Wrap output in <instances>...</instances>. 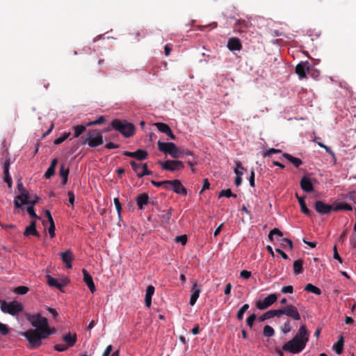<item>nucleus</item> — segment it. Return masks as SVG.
Here are the masks:
<instances>
[{
	"mask_svg": "<svg viewBox=\"0 0 356 356\" xmlns=\"http://www.w3.org/2000/svg\"><path fill=\"white\" fill-rule=\"evenodd\" d=\"M2 164H3L4 177L9 176L10 175L9 168H10V159L9 157H7L6 161L4 162H3Z\"/></svg>",
	"mask_w": 356,
	"mask_h": 356,
	"instance_id": "38",
	"label": "nucleus"
},
{
	"mask_svg": "<svg viewBox=\"0 0 356 356\" xmlns=\"http://www.w3.org/2000/svg\"><path fill=\"white\" fill-rule=\"evenodd\" d=\"M154 126L159 131L165 134H167L168 132H170V130L171 129L167 124L163 122H156L154 123Z\"/></svg>",
	"mask_w": 356,
	"mask_h": 356,
	"instance_id": "35",
	"label": "nucleus"
},
{
	"mask_svg": "<svg viewBox=\"0 0 356 356\" xmlns=\"http://www.w3.org/2000/svg\"><path fill=\"white\" fill-rule=\"evenodd\" d=\"M62 261L66 264L67 268H72V261L74 257L72 252L70 250L60 253Z\"/></svg>",
	"mask_w": 356,
	"mask_h": 356,
	"instance_id": "20",
	"label": "nucleus"
},
{
	"mask_svg": "<svg viewBox=\"0 0 356 356\" xmlns=\"http://www.w3.org/2000/svg\"><path fill=\"white\" fill-rule=\"evenodd\" d=\"M315 209L321 214H327L331 212V211L334 210L332 205L327 204L321 200H318L315 202Z\"/></svg>",
	"mask_w": 356,
	"mask_h": 356,
	"instance_id": "14",
	"label": "nucleus"
},
{
	"mask_svg": "<svg viewBox=\"0 0 356 356\" xmlns=\"http://www.w3.org/2000/svg\"><path fill=\"white\" fill-rule=\"evenodd\" d=\"M172 191L177 194H183L185 195L187 194V191L186 188L178 179L172 180Z\"/></svg>",
	"mask_w": 356,
	"mask_h": 356,
	"instance_id": "22",
	"label": "nucleus"
},
{
	"mask_svg": "<svg viewBox=\"0 0 356 356\" xmlns=\"http://www.w3.org/2000/svg\"><path fill=\"white\" fill-rule=\"evenodd\" d=\"M233 197L236 198L237 197V195L236 194L232 193V191L228 188L226 190H222L220 192V193L218 195V197Z\"/></svg>",
	"mask_w": 356,
	"mask_h": 356,
	"instance_id": "39",
	"label": "nucleus"
},
{
	"mask_svg": "<svg viewBox=\"0 0 356 356\" xmlns=\"http://www.w3.org/2000/svg\"><path fill=\"white\" fill-rule=\"evenodd\" d=\"M129 163L132 170L134 171L138 178H141L145 175H150L152 174V172L148 170L147 163L141 164L137 163L135 161H131Z\"/></svg>",
	"mask_w": 356,
	"mask_h": 356,
	"instance_id": "11",
	"label": "nucleus"
},
{
	"mask_svg": "<svg viewBox=\"0 0 356 356\" xmlns=\"http://www.w3.org/2000/svg\"><path fill=\"white\" fill-rule=\"evenodd\" d=\"M187 163L191 168V171L193 172H195L194 166H195L197 165V161L195 160V156L193 157V159H188Z\"/></svg>",
	"mask_w": 356,
	"mask_h": 356,
	"instance_id": "61",
	"label": "nucleus"
},
{
	"mask_svg": "<svg viewBox=\"0 0 356 356\" xmlns=\"http://www.w3.org/2000/svg\"><path fill=\"white\" fill-rule=\"evenodd\" d=\"M307 340H305V341H301L293 337L292 339L283 345L282 350L294 355L298 354L305 348Z\"/></svg>",
	"mask_w": 356,
	"mask_h": 356,
	"instance_id": "5",
	"label": "nucleus"
},
{
	"mask_svg": "<svg viewBox=\"0 0 356 356\" xmlns=\"http://www.w3.org/2000/svg\"><path fill=\"white\" fill-rule=\"evenodd\" d=\"M256 315L254 314H251L248 316V318L246 320V323L248 326H249L250 328L252 327L254 321L256 320Z\"/></svg>",
	"mask_w": 356,
	"mask_h": 356,
	"instance_id": "53",
	"label": "nucleus"
},
{
	"mask_svg": "<svg viewBox=\"0 0 356 356\" xmlns=\"http://www.w3.org/2000/svg\"><path fill=\"white\" fill-rule=\"evenodd\" d=\"M55 168L53 166H49L44 175L45 179H50L55 174Z\"/></svg>",
	"mask_w": 356,
	"mask_h": 356,
	"instance_id": "49",
	"label": "nucleus"
},
{
	"mask_svg": "<svg viewBox=\"0 0 356 356\" xmlns=\"http://www.w3.org/2000/svg\"><path fill=\"white\" fill-rule=\"evenodd\" d=\"M275 316L279 318L278 310L277 309H271V310H269V311L266 312V313L263 314L261 316H260L259 317L258 320L260 322H263L266 319H269V318H271Z\"/></svg>",
	"mask_w": 356,
	"mask_h": 356,
	"instance_id": "31",
	"label": "nucleus"
},
{
	"mask_svg": "<svg viewBox=\"0 0 356 356\" xmlns=\"http://www.w3.org/2000/svg\"><path fill=\"white\" fill-rule=\"evenodd\" d=\"M68 346L63 344H56L54 346V349L58 352H63L68 349Z\"/></svg>",
	"mask_w": 356,
	"mask_h": 356,
	"instance_id": "60",
	"label": "nucleus"
},
{
	"mask_svg": "<svg viewBox=\"0 0 356 356\" xmlns=\"http://www.w3.org/2000/svg\"><path fill=\"white\" fill-rule=\"evenodd\" d=\"M249 27V23L245 20H238L235 24L234 29L236 31L243 33L245 32Z\"/></svg>",
	"mask_w": 356,
	"mask_h": 356,
	"instance_id": "32",
	"label": "nucleus"
},
{
	"mask_svg": "<svg viewBox=\"0 0 356 356\" xmlns=\"http://www.w3.org/2000/svg\"><path fill=\"white\" fill-rule=\"evenodd\" d=\"M197 282H195L193 286L192 289V294L190 298V305H194L199 298L200 293L201 292V290L200 289H197Z\"/></svg>",
	"mask_w": 356,
	"mask_h": 356,
	"instance_id": "27",
	"label": "nucleus"
},
{
	"mask_svg": "<svg viewBox=\"0 0 356 356\" xmlns=\"http://www.w3.org/2000/svg\"><path fill=\"white\" fill-rule=\"evenodd\" d=\"M282 156L291 163L296 168H298L302 164V161L300 159L294 157L289 153H283Z\"/></svg>",
	"mask_w": 356,
	"mask_h": 356,
	"instance_id": "30",
	"label": "nucleus"
},
{
	"mask_svg": "<svg viewBox=\"0 0 356 356\" xmlns=\"http://www.w3.org/2000/svg\"><path fill=\"white\" fill-rule=\"evenodd\" d=\"M334 211L337 210H346V211H352L353 207L350 204L348 203H343L338 204L334 209Z\"/></svg>",
	"mask_w": 356,
	"mask_h": 356,
	"instance_id": "42",
	"label": "nucleus"
},
{
	"mask_svg": "<svg viewBox=\"0 0 356 356\" xmlns=\"http://www.w3.org/2000/svg\"><path fill=\"white\" fill-rule=\"evenodd\" d=\"M29 291V289L25 286H17L15 289V293L19 295H24Z\"/></svg>",
	"mask_w": 356,
	"mask_h": 356,
	"instance_id": "47",
	"label": "nucleus"
},
{
	"mask_svg": "<svg viewBox=\"0 0 356 356\" xmlns=\"http://www.w3.org/2000/svg\"><path fill=\"white\" fill-rule=\"evenodd\" d=\"M172 208H170L168 210H163V211H161V213L159 215V217L163 223H165V224L169 223L170 220L172 217Z\"/></svg>",
	"mask_w": 356,
	"mask_h": 356,
	"instance_id": "28",
	"label": "nucleus"
},
{
	"mask_svg": "<svg viewBox=\"0 0 356 356\" xmlns=\"http://www.w3.org/2000/svg\"><path fill=\"white\" fill-rule=\"evenodd\" d=\"M112 350L113 346L111 345H108L104 350L102 356H109L111 353L112 352Z\"/></svg>",
	"mask_w": 356,
	"mask_h": 356,
	"instance_id": "64",
	"label": "nucleus"
},
{
	"mask_svg": "<svg viewBox=\"0 0 356 356\" xmlns=\"http://www.w3.org/2000/svg\"><path fill=\"white\" fill-rule=\"evenodd\" d=\"M283 293H292L293 292V287L291 285L283 286L281 289Z\"/></svg>",
	"mask_w": 356,
	"mask_h": 356,
	"instance_id": "59",
	"label": "nucleus"
},
{
	"mask_svg": "<svg viewBox=\"0 0 356 356\" xmlns=\"http://www.w3.org/2000/svg\"><path fill=\"white\" fill-rule=\"evenodd\" d=\"M300 187L304 191L307 193H310L314 191V187L310 179L305 176L300 180Z\"/></svg>",
	"mask_w": 356,
	"mask_h": 356,
	"instance_id": "24",
	"label": "nucleus"
},
{
	"mask_svg": "<svg viewBox=\"0 0 356 356\" xmlns=\"http://www.w3.org/2000/svg\"><path fill=\"white\" fill-rule=\"evenodd\" d=\"M70 135V132H67V133H64L61 136L58 137V138H56L54 143L55 145H60L63 142H64Z\"/></svg>",
	"mask_w": 356,
	"mask_h": 356,
	"instance_id": "44",
	"label": "nucleus"
},
{
	"mask_svg": "<svg viewBox=\"0 0 356 356\" xmlns=\"http://www.w3.org/2000/svg\"><path fill=\"white\" fill-rule=\"evenodd\" d=\"M227 47L230 51H240L242 49L241 42L237 38H229Z\"/></svg>",
	"mask_w": 356,
	"mask_h": 356,
	"instance_id": "19",
	"label": "nucleus"
},
{
	"mask_svg": "<svg viewBox=\"0 0 356 356\" xmlns=\"http://www.w3.org/2000/svg\"><path fill=\"white\" fill-rule=\"evenodd\" d=\"M122 154L128 157L135 158L139 161L145 160L148 156L147 152L141 149H138L136 152L124 151Z\"/></svg>",
	"mask_w": 356,
	"mask_h": 356,
	"instance_id": "13",
	"label": "nucleus"
},
{
	"mask_svg": "<svg viewBox=\"0 0 356 356\" xmlns=\"http://www.w3.org/2000/svg\"><path fill=\"white\" fill-rule=\"evenodd\" d=\"M277 310L279 317H280L282 315H286L294 321H299L301 318L300 314H299L297 307L293 305H289L285 307H282Z\"/></svg>",
	"mask_w": 356,
	"mask_h": 356,
	"instance_id": "9",
	"label": "nucleus"
},
{
	"mask_svg": "<svg viewBox=\"0 0 356 356\" xmlns=\"http://www.w3.org/2000/svg\"><path fill=\"white\" fill-rule=\"evenodd\" d=\"M27 320L32 325L33 327H35V330H42L48 325V320L45 317H42L40 314L28 315L26 317Z\"/></svg>",
	"mask_w": 356,
	"mask_h": 356,
	"instance_id": "7",
	"label": "nucleus"
},
{
	"mask_svg": "<svg viewBox=\"0 0 356 356\" xmlns=\"http://www.w3.org/2000/svg\"><path fill=\"white\" fill-rule=\"evenodd\" d=\"M17 188L20 194L15 197L14 204L16 208L21 209L22 208V206L27 202V195L29 193L24 189L23 184L19 181L17 182Z\"/></svg>",
	"mask_w": 356,
	"mask_h": 356,
	"instance_id": "10",
	"label": "nucleus"
},
{
	"mask_svg": "<svg viewBox=\"0 0 356 356\" xmlns=\"http://www.w3.org/2000/svg\"><path fill=\"white\" fill-rule=\"evenodd\" d=\"M47 283L50 286L55 287L59 290H61L64 286H65L68 280H63L61 281H58L57 279L51 277L50 275H47Z\"/></svg>",
	"mask_w": 356,
	"mask_h": 356,
	"instance_id": "17",
	"label": "nucleus"
},
{
	"mask_svg": "<svg viewBox=\"0 0 356 356\" xmlns=\"http://www.w3.org/2000/svg\"><path fill=\"white\" fill-rule=\"evenodd\" d=\"M278 296L276 293H272L265 298L262 301L256 302L257 307L260 310H264L275 303Z\"/></svg>",
	"mask_w": 356,
	"mask_h": 356,
	"instance_id": "12",
	"label": "nucleus"
},
{
	"mask_svg": "<svg viewBox=\"0 0 356 356\" xmlns=\"http://www.w3.org/2000/svg\"><path fill=\"white\" fill-rule=\"evenodd\" d=\"M26 211L29 214V216L32 218L40 220V217H39L35 212L34 207L33 206H29L26 208Z\"/></svg>",
	"mask_w": 356,
	"mask_h": 356,
	"instance_id": "48",
	"label": "nucleus"
},
{
	"mask_svg": "<svg viewBox=\"0 0 356 356\" xmlns=\"http://www.w3.org/2000/svg\"><path fill=\"white\" fill-rule=\"evenodd\" d=\"M175 241L181 243L182 245H185L187 242V236L186 235L177 236L175 238Z\"/></svg>",
	"mask_w": 356,
	"mask_h": 356,
	"instance_id": "57",
	"label": "nucleus"
},
{
	"mask_svg": "<svg viewBox=\"0 0 356 356\" xmlns=\"http://www.w3.org/2000/svg\"><path fill=\"white\" fill-rule=\"evenodd\" d=\"M307 330L306 329L305 325H302L300 327L297 334L295 335L294 338L297 339L298 341H305V340H307V342L308 341L309 339L308 337H306V335H307Z\"/></svg>",
	"mask_w": 356,
	"mask_h": 356,
	"instance_id": "26",
	"label": "nucleus"
},
{
	"mask_svg": "<svg viewBox=\"0 0 356 356\" xmlns=\"http://www.w3.org/2000/svg\"><path fill=\"white\" fill-rule=\"evenodd\" d=\"M59 175L61 177H68L69 168H66L64 164H62L60 167Z\"/></svg>",
	"mask_w": 356,
	"mask_h": 356,
	"instance_id": "50",
	"label": "nucleus"
},
{
	"mask_svg": "<svg viewBox=\"0 0 356 356\" xmlns=\"http://www.w3.org/2000/svg\"><path fill=\"white\" fill-rule=\"evenodd\" d=\"M155 289L152 285H149L146 289V293H145V305L147 307H150L152 305V298L154 295Z\"/></svg>",
	"mask_w": 356,
	"mask_h": 356,
	"instance_id": "25",
	"label": "nucleus"
},
{
	"mask_svg": "<svg viewBox=\"0 0 356 356\" xmlns=\"http://www.w3.org/2000/svg\"><path fill=\"white\" fill-rule=\"evenodd\" d=\"M293 273L295 275H299L303 273V261L298 259L293 262Z\"/></svg>",
	"mask_w": 356,
	"mask_h": 356,
	"instance_id": "34",
	"label": "nucleus"
},
{
	"mask_svg": "<svg viewBox=\"0 0 356 356\" xmlns=\"http://www.w3.org/2000/svg\"><path fill=\"white\" fill-rule=\"evenodd\" d=\"M282 151L279 149L270 148L263 153L264 157L270 156L272 154H278Z\"/></svg>",
	"mask_w": 356,
	"mask_h": 356,
	"instance_id": "51",
	"label": "nucleus"
},
{
	"mask_svg": "<svg viewBox=\"0 0 356 356\" xmlns=\"http://www.w3.org/2000/svg\"><path fill=\"white\" fill-rule=\"evenodd\" d=\"M24 236L25 237H29L31 236H34L38 238L40 237V233L36 229V222L35 220L31 221L30 225L26 227Z\"/></svg>",
	"mask_w": 356,
	"mask_h": 356,
	"instance_id": "16",
	"label": "nucleus"
},
{
	"mask_svg": "<svg viewBox=\"0 0 356 356\" xmlns=\"http://www.w3.org/2000/svg\"><path fill=\"white\" fill-rule=\"evenodd\" d=\"M240 275L241 277H243V279L245 280H248L250 277L251 276V272L250 271H248L246 270H243L241 273H240Z\"/></svg>",
	"mask_w": 356,
	"mask_h": 356,
	"instance_id": "63",
	"label": "nucleus"
},
{
	"mask_svg": "<svg viewBox=\"0 0 356 356\" xmlns=\"http://www.w3.org/2000/svg\"><path fill=\"white\" fill-rule=\"evenodd\" d=\"M137 205L140 209H144V205H146L149 202V196L147 193L138 194L136 197Z\"/></svg>",
	"mask_w": 356,
	"mask_h": 356,
	"instance_id": "23",
	"label": "nucleus"
},
{
	"mask_svg": "<svg viewBox=\"0 0 356 356\" xmlns=\"http://www.w3.org/2000/svg\"><path fill=\"white\" fill-rule=\"evenodd\" d=\"M55 328H50L49 325L42 330H28L22 334L29 342L32 348L39 347L41 344V340L47 339L49 335L54 334Z\"/></svg>",
	"mask_w": 356,
	"mask_h": 356,
	"instance_id": "1",
	"label": "nucleus"
},
{
	"mask_svg": "<svg viewBox=\"0 0 356 356\" xmlns=\"http://www.w3.org/2000/svg\"><path fill=\"white\" fill-rule=\"evenodd\" d=\"M157 145L160 152L169 154L173 159L181 157V149L177 147L174 143H165L159 140Z\"/></svg>",
	"mask_w": 356,
	"mask_h": 356,
	"instance_id": "4",
	"label": "nucleus"
},
{
	"mask_svg": "<svg viewBox=\"0 0 356 356\" xmlns=\"http://www.w3.org/2000/svg\"><path fill=\"white\" fill-rule=\"evenodd\" d=\"M9 332L8 326L2 323H0V333L2 335H6Z\"/></svg>",
	"mask_w": 356,
	"mask_h": 356,
	"instance_id": "58",
	"label": "nucleus"
},
{
	"mask_svg": "<svg viewBox=\"0 0 356 356\" xmlns=\"http://www.w3.org/2000/svg\"><path fill=\"white\" fill-rule=\"evenodd\" d=\"M274 234H276L279 236H282L283 235L282 232L281 231H280L278 229L275 228V229H272L268 234V238L271 241L273 240Z\"/></svg>",
	"mask_w": 356,
	"mask_h": 356,
	"instance_id": "52",
	"label": "nucleus"
},
{
	"mask_svg": "<svg viewBox=\"0 0 356 356\" xmlns=\"http://www.w3.org/2000/svg\"><path fill=\"white\" fill-rule=\"evenodd\" d=\"M83 145H88L90 147H97L104 143L102 132L97 129H90L88 131V136L83 138L82 137Z\"/></svg>",
	"mask_w": 356,
	"mask_h": 356,
	"instance_id": "3",
	"label": "nucleus"
},
{
	"mask_svg": "<svg viewBox=\"0 0 356 356\" xmlns=\"http://www.w3.org/2000/svg\"><path fill=\"white\" fill-rule=\"evenodd\" d=\"M114 204L116 208V210L118 211L119 217L121 216V211H122V204L118 197L114 198L113 200Z\"/></svg>",
	"mask_w": 356,
	"mask_h": 356,
	"instance_id": "54",
	"label": "nucleus"
},
{
	"mask_svg": "<svg viewBox=\"0 0 356 356\" xmlns=\"http://www.w3.org/2000/svg\"><path fill=\"white\" fill-rule=\"evenodd\" d=\"M305 290L307 292L313 293L316 295H321V290L316 287V286L313 285L312 284H307L305 286Z\"/></svg>",
	"mask_w": 356,
	"mask_h": 356,
	"instance_id": "36",
	"label": "nucleus"
},
{
	"mask_svg": "<svg viewBox=\"0 0 356 356\" xmlns=\"http://www.w3.org/2000/svg\"><path fill=\"white\" fill-rule=\"evenodd\" d=\"M281 246L283 248H286L288 246L290 250H292L293 247L292 241L287 238H284L282 239Z\"/></svg>",
	"mask_w": 356,
	"mask_h": 356,
	"instance_id": "45",
	"label": "nucleus"
},
{
	"mask_svg": "<svg viewBox=\"0 0 356 356\" xmlns=\"http://www.w3.org/2000/svg\"><path fill=\"white\" fill-rule=\"evenodd\" d=\"M111 127L118 131L126 138L131 136L135 130L134 126L131 123L118 119H114L111 122Z\"/></svg>",
	"mask_w": 356,
	"mask_h": 356,
	"instance_id": "2",
	"label": "nucleus"
},
{
	"mask_svg": "<svg viewBox=\"0 0 356 356\" xmlns=\"http://www.w3.org/2000/svg\"><path fill=\"white\" fill-rule=\"evenodd\" d=\"M82 273L83 275L84 282L88 286L91 293H94L96 291V288L92 276L88 273V272L86 269H83Z\"/></svg>",
	"mask_w": 356,
	"mask_h": 356,
	"instance_id": "18",
	"label": "nucleus"
},
{
	"mask_svg": "<svg viewBox=\"0 0 356 356\" xmlns=\"http://www.w3.org/2000/svg\"><path fill=\"white\" fill-rule=\"evenodd\" d=\"M264 335L267 337H271L275 334L274 329L270 325H265L264 327Z\"/></svg>",
	"mask_w": 356,
	"mask_h": 356,
	"instance_id": "40",
	"label": "nucleus"
},
{
	"mask_svg": "<svg viewBox=\"0 0 356 356\" xmlns=\"http://www.w3.org/2000/svg\"><path fill=\"white\" fill-rule=\"evenodd\" d=\"M39 197L35 196L33 200H30L29 194L27 195V202L25 204H31L33 206L38 202Z\"/></svg>",
	"mask_w": 356,
	"mask_h": 356,
	"instance_id": "62",
	"label": "nucleus"
},
{
	"mask_svg": "<svg viewBox=\"0 0 356 356\" xmlns=\"http://www.w3.org/2000/svg\"><path fill=\"white\" fill-rule=\"evenodd\" d=\"M105 122V118L104 116H100L96 120L89 122L86 124V126L90 127L92 125H97L102 124Z\"/></svg>",
	"mask_w": 356,
	"mask_h": 356,
	"instance_id": "46",
	"label": "nucleus"
},
{
	"mask_svg": "<svg viewBox=\"0 0 356 356\" xmlns=\"http://www.w3.org/2000/svg\"><path fill=\"white\" fill-rule=\"evenodd\" d=\"M63 341L65 343V345L68 346V348L72 347L76 342L77 337L76 334H72L71 332H68L63 336Z\"/></svg>",
	"mask_w": 356,
	"mask_h": 356,
	"instance_id": "21",
	"label": "nucleus"
},
{
	"mask_svg": "<svg viewBox=\"0 0 356 356\" xmlns=\"http://www.w3.org/2000/svg\"><path fill=\"white\" fill-rule=\"evenodd\" d=\"M249 309V305L245 304L242 306V307L238 311L236 317L241 321L243 318L244 313Z\"/></svg>",
	"mask_w": 356,
	"mask_h": 356,
	"instance_id": "41",
	"label": "nucleus"
},
{
	"mask_svg": "<svg viewBox=\"0 0 356 356\" xmlns=\"http://www.w3.org/2000/svg\"><path fill=\"white\" fill-rule=\"evenodd\" d=\"M163 170L170 172L179 171L184 168V163L178 160H167L165 161H158Z\"/></svg>",
	"mask_w": 356,
	"mask_h": 356,
	"instance_id": "8",
	"label": "nucleus"
},
{
	"mask_svg": "<svg viewBox=\"0 0 356 356\" xmlns=\"http://www.w3.org/2000/svg\"><path fill=\"white\" fill-rule=\"evenodd\" d=\"M296 197L298 200V202L300 204L301 211L305 215H307L309 216H312V212L307 208V207L306 205V203L305 201V197H299L298 195V194H296Z\"/></svg>",
	"mask_w": 356,
	"mask_h": 356,
	"instance_id": "29",
	"label": "nucleus"
},
{
	"mask_svg": "<svg viewBox=\"0 0 356 356\" xmlns=\"http://www.w3.org/2000/svg\"><path fill=\"white\" fill-rule=\"evenodd\" d=\"M234 172L236 175L234 182H235L236 186H238L241 184V182H242L243 172L238 171V169H234Z\"/></svg>",
	"mask_w": 356,
	"mask_h": 356,
	"instance_id": "43",
	"label": "nucleus"
},
{
	"mask_svg": "<svg viewBox=\"0 0 356 356\" xmlns=\"http://www.w3.org/2000/svg\"><path fill=\"white\" fill-rule=\"evenodd\" d=\"M309 70V63L308 61L300 62L296 67V73L300 79L306 77V73Z\"/></svg>",
	"mask_w": 356,
	"mask_h": 356,
	"instance_id": "15",
	"label": "nucleus"
},
{
	"mask_svg": "<svg viewBox=\"0 0 356 356\" xmlns=\"http://www.w3.org/2000/svg\"><path fill=\"white\" fill-rule=\"evenodd\" d=\"M48 232H49L51 238H54L55 236V224H54V221L49 222V227L48 228Z\"/></svg>",
	"mask_w": 356,
	"mask_h": 356,
	"instance_id": "55",
	"label": "nucleus"
},
{
	"mask_svg": "<svg viewBox=\"0 0 356 356\" xmlns=\"http://www.w3.org/2000/svg\"><path fill=\"white\" fill-rule=\"evenodd\" d=\"M23 305L17 301L6 302L3 301L1 305V309L3 313H8L12 316L18 314L23 311Z\"/></svg>",
	"mask_w": 356,
	"mask_h": 356,
	"instance_id": "6",
	"label": "nucleus"
},
{
	"mask_svg": "<svg viewBox=\"0 0 356 356\" xmlns=\"http://www.w3.org/2000/svg\"><path fill=\"white\" fill-rule=\"evenodd\" d=\"M282 330L284 334H287L288 332H289L291 330L290 321L288 320L287 321H286L284 323Z\"/></svg>",
	"mask_w": 356,
	"mask_h": 356,
	"instance_id": "56",
	"label": "nucleus"
},
{
	"mask_svg": "<svg viewBox=\"0 0 356 356\" xmlns=\"http://www.w3.org/2000/svg\"><path fill=\"white\" fill-rule=\"evenodd\" d=\"M86 125H77L74 127V138H78L82 133L86 130Z\"/></svg>",
	"mask_w": 356,
	"mask_h": 356,
	"instance_id": "37",
	"label": "nucleus"
},
{
	"mask_svg": "<svg viewBox=\"0 0 356 356\" xmlns=\"http://www.w3.org/2000/svg\"><path fill=\"white\" fill-rule=\"evenodd\" d=\"M343 345H344L343 337L342 335H341L339 337L338 341H337V343H335L333 345V348L334 349L337 354L340 355L343 353Z\"/></svg>",
	"mask_w": 356,
	"mask_h": 356,
	"instance_id": "33",
	"label": "nucleus"
}]
</instances>
